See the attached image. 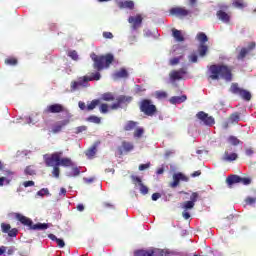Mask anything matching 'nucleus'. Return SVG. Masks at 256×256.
I'll return each mask as SVG.
<instances>
[{
  "label": "nucleus",
  "mask_w": 256,
  "mask_h": 256,
  "mask_svg": "<svg viewBox=\"0 0 256 256\" xmlns=\"http://www.w3.org/2000/svg\"><path fill=\"white\" fill-rule=\"evenodd\" d=\"M210 79L212 81H219V79H224V81H233V73L229 66L224 64H213L209 68Z\"/></svg>",
  "instance_id": "f257e3e1"
},
{
  "label": "nucleus",
  "mask_w": 256,
  "mask_h": 256,
  "mask_svg": "<svg viewBox=\"0 0 256 256\" xmlns=\"http://www.w3.org/2000/svg\"><path fill=\"white\" fill-rule=\"evenodd\" d=\"M63 157V152H54L50 156L45 157L46 167H53L56 163L60 167H73V161L71 158H61Z\"/></svg>",
  "instance_id": "f03ea898"
},
{
  "label": "nucleus",
  "mask_w": 256,
  "mask_h": 256,
  "mask_svg": "<svg viewBox=\"0 0 256 256\" xmlns=\"http://www.w3.org/2000/svg\"><path fill=\"white\" fill-rule=\"evenodd\" d=\"M90 57L94 62L93 68L96 69V71H103V69L109 68L111 63L115 61V57L111 53L105 56H97V54L92 53Z\"/></svg>",
  "instance_id": "7ed1b4c3"
},
{
  "label": "nucleus",
  "mask_w": 256,
  "mask_h": 256,
  "mask_svg": "<svg viewBox=\"0 0 256 256\" xmlns=\"http://www.w3.org/2000/svg\"><path fill=\"white\" fill-rule=\"evenodd\" d=\"M101 79V73H92L91 76H84L78 78V81H72L70 85L71 91H77L79 87H87L89 81H99Z\"/></svg>",
  "instance_id": "20e7f679"
},
{
  "label": "nucleus",
  "mask_w": 256,
  "mask_h": 256,
  "mask_svg": "<svg viewBox=\"0 0 256 256\" xmlns=\"http://www.w3.org/2000/svg\"><path fill=\"white\" fill-rule=\"evenodd\" d=\"M139 109L147 117H153V115L157 114V106L153 104L151 99H142L139 103Z\"/></svg>",
  "instance_id": "39448f33"
},
{
  "label": "nucleus",
  "mask_w": 256,
  "mask_h": 256,
  "mask_svg": "<svg viewBox=\"0 0 256 256\" xmlns=\"http://www.w3.org/2000/svg\"><path fill=\"white\" fill-rule=\"evenodd\" d=\"M230 92L234 95H239L244 101H251V92L239 87L238 83H232L230 86Z\"/></svg>",
  "instance_id": "423d86ee"
},
{
  "label": "nucleus",
  "mask_w": 256,
  "mask_h": 256,
  "mask_svg": "<svg viewBox=\"0 0 256 256\" xmlns=\"http://www.w3.org/2000/svg\"><path fill=\"white\" fill-rule=\"evenodd\" d=\"M43 113L45 115H50L52 114H57V113H69V110H67V108H65V106L63 104L60 103H54V104H50L48 105Z\"/></svg>",
  "instance_id": "0eeeda50"
},
{
  "label": "nucleus",
  "mask_w": 256,
  "mask_h": 256,
  "mask_svg": "<svg viewBox=\"0 0 256 256\" xmlns=\"http://www.w3.org/2000/svg\"><path fill=\"white\" fill-rule=\"evenodd\" d=\"M255 47H256L255 42H250L248 44V47H242L237 55L238 61H245V57H247L249 53L254 51Z\"/></svg>",
  "instance_id": "6e6552de"
},
{
  "label": "nucleus",
  "mask_w": 256,
  "mask_h": 256,
  "mask_svg": "<svg viewBox=\"0 0 256 256\" xmlns=\"http://www.w3.org/2000/svg\"><path fill=\"white\" fill-rule=\"evenodd\" d=\"M196 117L200 121H203L204 125H207L208 127L215 125V118H213L212 116H209V114L203 111L198 112L196 114Z\"/></svg>",
  "instance_id": "1a4fd4ad"
},
{
  "label": "nucleus",
  "mask_w": 256,
  "mask_h": 256,
  "mask_svg": "<svg viewBox=\"0 0 256 256\" xmlns=\"http://www.w3.org/2000/svg\"><path fill=\"white\" fill-rule=\"evenodd\" d=\"M128 23L132 25L134 31H137V29H140L141 25H143V16L141 14L130 16L128 18Z\"/></svg>",
  "instance_id": "9d476101"
},
{
  "label": "nucleus",
  "mask_w": 256,
  "mask_h": 256,
  "mask_svg": "<svg viewBox=\"0 0 256 256\" xmlns=\"http://www.w3.org/2000/svg\"><path fill=\"white\" fill-rule=\"evenodd\" d=\"M170 15H174L175 17H179V19H183V17L191 15V11L185 9L184 7H174L170 9Z\"/></svg>",
  "instance_id": "9b49d317"
},
{
  "label": "nucleus",
  "mask_w": 256,
  "mask_h": 256,
  "mask_svg": "<svg viewBox=\"0 0 256 256\" xmlns=\"http://www.w3.org/2000/svg\"><path fill=\"white\" fill-rule=\"evenodd\" d=\"M70 120L69 119H65V120H61L56 122L53 126H52V133L54 135H57V133H61V131H63V129H65V127H67V125H69Z\"/></svg>",
  "instance_id": "f8f14e48"
},
{
  "label": "nucleus",
  "mask_w": 256,
  "mask_h": 256,
  "mask_svg": "<svg viewBox=\"0 0 256 256\" xmlns=\"http://www.w3.org/2000/svg\"><path fill=\"white\" fill-rule=\"evenodd\" d=\"M181 181H189V177L185 176L183 173H175L173 175V182L170 183V187H172V189H175V187L179 186V183H181Z\"/></svg>",
  "instance_id": "ddd939ff"
},
{
  "label": "nucleus",
  "mask_w": 256,
  "mask_h": 256,
  "mask_svg": "<svg viewBox=\"0 0 256 256\" xmlns=\"http://www.w3.org/2000/svg\"><path fill=\"white\" fill-rule=\"evenodd\" d=\"M187 73L185 69L180 68L179 70H172L169 74L171 81H181L183 79V75Z\"/></svg>",
  "instance_id": "4468645a"
},
{
  "label": "nucleus",
  "mask_w": 256,
  "mask_h": 256,
  "mask_svg": "<svg viewBox=\"0 0 256 256\" xmlns=\"http://www.w3.org/2000/svg\"><path fill=\"white\" fill-rule=\"evenodd\" d=\"M15 218L17 219V221H20V223H22V225L29 227V229L31 228L33 220H31L27 216H24L23 214H20V213H15Z\"/></svg>",
  "instance_id": "2eb2a0df"
},
{
  "label": "nucleus",
  "mask_w": 256,
  "mask_h": 256,
  "mask_svg": "<svg viewBox=\"0 0 256 256\" xmlns=\"http://www.w3.org/2000/svg\"><path fill=\"white\" fill-rule=\"evenodd\" d=\"M216 16L219 19V21H222V23H230L231 22V14H229L223 10H218L216 12Z\"/></svg>",
  "instance_id": "dca6fc26"
},
{
  "label": "nucleus",
  "mask_w": 256,
  "mask_h": 256,
  "mask_svg": "<svg viewBox=\"0 0 256 256\" xmlns=\"http://www.w3.org/2000/svg\"><path fill=\"white\" fill-rule=\"evenodd\" d=\"M119 9H135V2L133 1H119L117 2Z\"/></svg>",
  "instance_id": "f3484780"
},
{
  "label": "nucleus",
  "mask_w": 256,
  "mask_h": 256,
  "mask_svg": "<svg viewBox=\"0 0 256 256\" xmlns=\"http://www.w3.org/2000/svg\"><path fill=\"white\" fill-rule=\"evenodd\" d=\"M32 231H45L46 229H49V224L47 223H37V224H33L30 226L29 228Z\"/></svg>",
  "instance_id": "a211bd4d"
},
{
  "label": "nucleus",
  "mask_w": 256,
  "mask_h": 256,
  "mask_svg": "<svg viewBox=\"0 0 256 256\" xmlns=\"http://www.w3.org/2000/svg\"><path fill=\"white\" fill-rule=\"evenodd\" d=\"M157 253L154 249L137 250L134 252V256H154Z\"/></svg>",
  "instance_id": "6ab92c4d"
},
{
  "label": "nucleus",
  "mask_w": 256,
  "mask_h": 256,
  "mask_svg": "<svg viewBox=\"0 0 256 256\" xmlns=\"http://www.w3.org/2000/svg\"><path fill=\"white\" fill-rule=\"evenodd\" d=\"M227 185L231 187L232 185H235V183H241V176L239 175H230L226 179Z\"/></svg>",
  "instance_id": "aec40b11"
},
{
  "label": "nucleus",
  "mask_w": 256,
  "mask_h": 256,
  "mask_svg": "<svg viewBox=\"0 0 256 256\" xmlns=\"http://www.w3.org/2000/svg\"><path fill=\"white\" fill-rule=\"evenodd\" d=\"M169 101L172 105H177L179 103H185V101H187V95L173 96L170 98Z\"/></svg>",
  "instance_id": "412c9836"
},
{
  "label": "nucleus",
  "mask_w": 256,
  "mask_h": 256,
  "mask_svg": "<svg viewBox=\"0 0 256 256\" xmlns=\"http://www.w3.org/2000/svg\"><path fill=\"white\" fill-rule=\"evenodd\" d=\"M172 36L178 43H183V41H185V37L183 36V33L180 30H177L175 28L172 29Z\"/></svg>",
  "instance_id": "4be33fe9"
},
{
  "label": "nucleus",
  "mask_w": 256,
  "mask_h": 256,
  "mask_svg": "<svg viewBox=\"0 0 256 256\" xmlns=\"http://www.w3.org/2000/svg\"><path fill=\"white\" fill-rule=\"evenodd\" d=\"M238 157H239V156H238L237 153H235V152L229 154L228 151H225V152H224V155H223V157H222V160H223V161H228V162L237 161Z\"/></svg>",
  "instance_id": "5701e85b"
},
{
  "label": "nucleus",
  "mask_w": 256,
  "mask_h": 256,
  "mask_svg": "<svg viewBox=\"0 0 256 256\" xmlns=\"http://www.w3.org/2000/svg\"><path fill=\"white\" fill-rule=\"evenodd\" d=\"M196 39L199 41L200 45H205V43L209 41L207 34H205L204 32H199L196 36Z\"/></svg>",
  "instance_id": "b1692460"
},
{
  "label": "nucleus",
  "mask_w": 256,
  "mask_h": 256,
  "mask_svg": "<svg viewBox=\"0 0 256 256\" xmlns=\"http://www.w3.org/2000/svg\"><path fill=\"white\" fill-rule=\"evenodd\" d=\"M116 101H118L120 105H123L125 103H131V101H133V97L121 95L116 99Z\"/></svg>",
  "instance_id": "393cba45"
},
{
  "label": "nucleus",
  "mask_w": 256,
  "mask_h": 256,
  "mask_svg": "<svg viewBox=\"0 0 256 256\" xmlns=\"http://www.w3.org/2000/svg\"><path fill=\"white\" fill-rule=\"evenodd\" d=\"M97 105H101V100L99 99H94L89 103L86 107V111H93L97 107Z\"/></svg>",
  "instance_id": "a878e982"
},
{
  "label": "nucleus",
  "mask_w": 256,
  "mask_h": 256,
  "mask_svg": "<svg viewBox=\"0 0 256 256\" xmlns=\"http://www.w3.org/2000/svg\"><path fill=\"white\" fill-rule=\"evenodd\" d=\"M207 51H209V47L205 44H200L198 47V53L200 57H205L207 55Z\"/></svg>",
  "instance_id": "bb28decb"
},
{
  "label": "nucleus",
  "mask_w": 256,
  "mask_h": 256,
  "mask_svg": "<svg viewBox=\"0 0 256 256\" xmlns=\"http://www.w3.org/2000/svg\"><path fill=\"white\" fill-rule=\"evenodd\" d=\"M137 125H139L138 122L128 121L126 123V125L124 126V131H133V129H135V127H137Z\"/></svg>",
  "instance_id": "cd10ccee"
},
{
  "label": "nucleus",
  "mask_w": 256,
  "mask_h": 256,
  "mask_svg": "<svg viewBox=\"0 0 256 256\" xmlns=\"http://www.w3.org/2000/svg\"><path fill=\"white\" fill-rule=\"evenodd\" d=\"M115 75L119 79H127V77H129V72H127L126 69L122 68L118 72H116Z\"/></svg>",
  "instance_id": "c85d7f7f"
},
{
  "label": "nucleus",
  "mask_w": 256,
  "mask_h": 256,
  "mask_svg": "<svg viewBox=\"0 0 256 256\" xmlns=\"http://www.w3.org/2000/svg\"><path fill=\"white\" fill-rule=\"evenodd\" d=\"M122 147L124 151H126V153H129V151H133V149L135 148V146H133V143L127 141L122 142Z\"/></svg>",
  "instance_id": "c756f323"
},
{
  "label": "nucleus",
  "mask_w": 256,
  "mask_h": 256,
  "mask_svg": "<svg viewBox=\"0 0 256 256\" xmlns=\"http://www.w3.org/2000/svg\"><path fill=\"white\" fill-rule=\"evenodd\" d=\"M97 153V146H92L86 151V157L89 159L95 157V154Z\"/></svg>",
  "instance_id": "7c9ffc66"
},
{
  "label": "nucleus",
  "mask_w": 256,
  "mask_h": 256,
  "mask_svg": "<svg viewBox=\"0 0 256 256\" xmlns=\"http://www.w3.org/2000/svg\"><path fill=\"white\" fill-rule=\"evenodd\" d=\"M181 207L184 211H189V209H193V207H195V203L191 201H185L182 203Z\"/></svg>",
  "instance_id": "2f4dec72"
},
{
  "label": "nucleus",
  "mask_w": 256,
  "mask_h": 256,
  "mask_svg": "<svg viewBox=\"0 0 256 256\" xmlns=\"http://www.w3.org/2000/svg\"><path fill=\"white\" fill-rule=\"evenodd\" d=\"M233 7H236V9H245L246 5L243 0H234L232 3Z\"/></svg>",
  "instance_id": "473e14b6"
},
{
  "label": "nucleus",
  "mask_w": 256,
  "mask_h": 256,
  "mask_svg": "<svg viewBox=\"0 0 256 256\" xmlns=\"http://www.w3.org/2000/svg\"><path fill=\"white\" fill-rule=\"evenodd\" d=\"M103 101H115V96L111 92L102 94Z\"/></svg>",
  "instance_id": "72a5a7b5"
},
{
  "label": "nucleus",
  "mask_w": 256,
  "mask_h": 256,
  "mask_svg": "<svg viewBox=\"0 0 256 256\" xmlns=\"http://www.w3.org/2000/svg\"><path fill=\"white\" fill-rule=\"evenodd\" d=\"M156 99H167L168 94L166 91L158 90L155 92Z\"/></svg>",
  "instance_id": "f704fd0d"
},
{
  "label": "nucleus",
  "mask_w": 256,
  "mask_h": 256,
  "mask_svg": "<svg viewBox=\"0 0 256 256\" xmlns=\"http://www.w3.org/2000/svg\"><path fill=\"white\" fill-rule=\"evenodd\" d=\"M240 115L239 112L233 113L229 117L230 123H239Z\"/></svg>",
  "instance_id": "c9c22d12"
},
{
  "label": "nucleus",
  "mask_w": 256,
  "mask_h": 256,
  "mask_svg": "<svg viewBox=\"0 0 256 256\" xmlns=\"http://www.w3.org/2000/svg\"><path fill=\"white\" fill-rule=\"evenodd\" d=\"M181 59H183V56L174 57L169 60V65L172 67H175V65H179Z\"/></svg>",
  "instance_id": "e433bc0d"
},
{
  "label": "nucleus",
  "mask_w": 256,
  "mask_h": 256,
  "mask_svg": "<svg viewBox=\"0 0 256 256\" xmlns=\"http://www.w3.org/2000/svg\"><path fill=\"white\" fill-rule=\"evenodd\" d=\"M87 121H89L90 123H95L96 125L101 124V118H99V117H97L95 115L89 116L87 118Z\"/></svg>",
  "instance_id": "4c0bfd02"
},
{
  "label": "nucleus",
  "mask_w": 256,
  "mask_h": 256,
  "mask_svg": "<svg viewBox=\"0 0 256 256\" xmlns=\"http://www.w3.org/2000/svg\"><path fill=\"white\" fill-rule=\"evenodd\" d=\"M53 171H52V175L53 177H55L56 179H59V175H60V169H59V165H57L56 162H54L53 165Z\"/></svg>",
  "instance_id": "58836bf2"
},
{
  "label": "nucleus",
  "mask_w": 256,
  "mask_h": 256,
  "mask_svg": "<svg viewBox=\"0 0 256 256\" xmlns=\"http://www.w3.org/2000/svg\"><path fill=\"white\" fill-rule=\"evenodd\" d=\"M68 57L72 58L73 61H78L79 60V54H77V51L71 50L68 52Z\"/></svg>",
  "instance_id": "ea45409f"
},
{
  "label": "nucleus",
  "mask_w": 256,
  "mask_h": 256,
  "mask_svg": "<svg viewBox=\"0 0 256 256\" xmlns=\"http://www.w3.org/2000/svg\"><path fill=\"white\" fill-rule=\"evenodd\" d=\"M143 133H145V129L143 128H137L135 131H134V137H137L138 139L143 137Z\"/></svg>",
  "instance_id": "a19ab883"
},
{
  "label": "nucleus",
  "mask_w": 256,
  "mask_h": 256,
  "mask_svg": "<svg viewBox=\"0 0 256 256\" xmlns=\"http://www.w3.org/2000/svg\"><path fill=\"white\" fill-rule=\"evenodd\" d=\"M99 109H100V113H102L103 115H105L106 113H109V105L105 103L101 104Z\"/></svg>",
  "instance_id": "79ce46f5"
},
{
  "label": "nucleus",
  "mask_w": 256,
  "mask_h": 256,
  "mask_svg": "<svg viewBox=\"0 0 256 256\" xmlns=\"http://www.w3.org/2000/svg\"><path fill=\"white\" fill-rule=\"evenodd\" d=\"M17 63H18L17 58H7L5 60L6 65L15 66V65H17Z\"/></svg>",
  "instance_id": "37998d69"
},
{
  "label": "nucleus",
  "mask_w": 256,
  "mask_h": 256,
  "mask_svg": "<svg viewBox=\"0 0 256 256\" xmlns=\"http://www.w3.org/2000/svg\"><path fill=\"white\" fill-rule=\"evenodd\" d=\"M154 251H156L155 255H159V256H168L169 252H167L166 250L163 249H153Z\"/></svg>",
  "instance_id": "c03bdc74"
},
{
  "label": "nucleus",
  "mask_w": 256,
  "mask_h": 256,
  "mask_svg": "<svg viewBox=\"0 0 256 256\" xmlns=\"http://www.w3.org/2000/svg\"><path fill=\"white\" fill-rule=\"evenodd\" d=\"M228 141H229V143H231V145H239V143H240V141L238 140V138L235 137V136H230V137L228 138Z\"/></svg>",
  "instance_id": "a18cd8bd"
},
{
  "label": "nucleus",
  "mask_w": 256,
  "mask_h": 256,
  "mask_svg": "<svg viewBox=\"0 0 256 256\" xmlns=\"http://www.w3.org/2000/svg\"><path fill=\"white\" fill-rule=\"evenodd\" d=\"M199 199V193L193 192L190 196V202L197 203V200Z\"/></svg>",
  "instance_id": "49530a36"
},
{
  "label": "nucleus",
  "mask_w": 256,
  "mask_h": 256,
  "mask_svg": "<svg viewBox=\"0 0 256 256\" xmlns=\"http://www.w3.org/2000/svg\"><path fill=\"white\" fill-rule=\"evenodd\" d=\"M87 131V126H78L75 128V134L79 135V133H83Z\"/></svg>",
  "instance_id": "de8ad7c7"
},
{
  "label": "nucleus",
  "mask_w": 256,
  "mask_h": 256,
  "mask_svg": "<svg viewBox=\"0 0 256 256\" xmlns=\"http://www.w3.org/2000/svg\"><path fill=\"white\" fill-rule=\"evenodd\" d=\"M9 237H17L19 230L17 228L10 229L8 232Z\"/></svg>",
  "instance_id": "09e8293b"
},
{
  "label": "nucleus",
  "mask_w": 256,
  "mask_h": 256,
  "mask_svg": "<svg viewBox=\"0 0 256 256\" xmlns=\"http://www.w3.org/2000/svg\"><path fill=\"white\" fill-rule=\"evenodd\" d=\"M9 185L11 183V180H9L7 177H0V187H3L5 185Z\"/></svg>",
  "instance_id": "8fccbe9b"
},
{
  "label": "nucleus",
  "mask_w": 256,
  "mask_h": 256,
  "mask_svg": "<svg viewBox=\"0 0 256 256\" xmlns=\"http://www.w3.org/2000/svg\"><path fill=\"white\" fill-rule=\"evenodd\" d=\"M10 229H11V225L10 224H5V223L1 224L2 233H7Z\"/></svg>",
  "instance_id": "3c124183"
},
{
  "label": "nucleus",
  "mask_w": 256,
  "mask_h": 256,
  "mask_svg": "<svg viewBox=\"0 0 256 256\" xmlns=\"http://www.w3.org/2000/svg\"><path fill=\"white\" fill-rule=\"evenodd\" d=\"M25 174L26 175H35V169H33L32 166H27L25 168Z\"/></svg>",
  "instance_id": "603ef678"
},
{
  "label": "nucleus",
  "mask_w": 256,
  "mask_h": 256,
  "mask_svg": "<svg viewBox=\"0 0 256 256\" xmlns=\"http://www.w3.org/2000/svg\"><path fill=\"white\" fill-rule=\"evenodd\" d=\"M37 195H39V197H44V195H49V189L42 188L40 191L37 192Z\"/></svg>",
  "instance_id": "864d4df0"
},
{
  "label": "nucleus",
  "mask_w": 256,
  "mask_h": 256,
  "mask_svg": "<svg viewBox=\"0 0 256 256\" xmlns=\"http://www.w3.org/2000/svg\"><path fill=\"white\" fill-rule=\"evenodd\" d=\"M140 193H142V195H147V193H149V188H147L143 183L140 184Z\"/></svg>",
  "instance_id": "5fc2aeb1"
},
{
  "label": "nucleus",
  "mask_w": 256,
  "mask_h": 256,
  "mask_svg": "<svg viewBox=\"0 0 256 256\" xmlns=\"http://www.w3.org/2000/svg\"><path fill=\"white\" fill-rule=\"evenodd\" d=\"M240 183H242L243 185H251V178L248 177H241V181Z\"/></svg>",
  "instance_id": "6e6d98bb"
},
{
  "label": "nucleus",
  "mask_w": 256,
  "mask_h": 256,
  "mask_svg": "<svg viewBox=\"0 0 256 256\" xmlns=\"http://www.w3.org/2000/svg\"><path fill=\"white\" fill-rule=\"evenodd\" d=\"M72 173H73V177H77L81 175V169H79L78 167H74L72 168Z\"/></svg>",
  "instance_id": "4d7b16f0"
},
{
  "label": "nucleus",
  "mask_w": 256,
  "mask_h": 256,
  "mask_svg": "<svg viewBox=\"0 0 256 256\" xmlns=\"http://www.w3.org/2000/svg\"><path fill=\"white\" fill-rule=\"evenodd\" d=\"M149 167H151V163L140 164L139 165V171H145V169H149Z\"/></svg>",
  "instance_id": "13d9d810"
},
{
  "label": "nucleus",
  "mask_w": 256,
  "mask_h": 256,
  "mask_svg": "<svg viewBox=\"0 0 256 256\" xmlns=\"http://www.w3.org/2000/svg\"><path fill=\"white\" fill-rule=\"evenodd\" d=\"M189 61H191V63H197V54H191L189 57H188Z\"/></svg>",
  "instance_id": "bf43d9fd"
},
{
  "label": "nucleus",
  "mask_w": 256,
  "mask_h": 256,
  "mask_svg": "<svg viewBox=\"0 0 256 256\" xmlns=\"http://www.w3.org/2000/svg\"><path fill=\"white\" fill-rule=\"evenodd\" d=\"M56 243L58 247H60V249H63V247H65V241H63V239L61 238H58V240H56Z\"/></svg>",
  "instance_id": "052dcab7"
},
{
  "label": "nucleus",
  "mask_w": 256,
  "mask_h": 256,
  "mask_svg": "<svg viewBox=\"0 0 256 256\" xmlns=\"http://www.w3.org/2000/svg\"><path fill=\"white\" fill-rule=\"evenodd\" d=\"M78 106H79V109H81V111H85V109L87 110V105L83 101H79Z\"/></svg>",
  "instance_id": "680f3d73"
},
{
  "label": "nucleus",
  "mask_w": 256,
  "mask_h": 256,
  "mask_svg": "<svg viewBox=\"0 0 256 256\" xmlns=\"http://www.w3.org/2000/svg\"><path fill=\"white\" fill-rule=\"evenodd\" d=\"M119 107H121V103H119V101H117L116 103L112 104L110 106V109H112L113 111L119 109Z\"/></svg>",
  "instance_id": "e2e57ef3"
},
{
  "label": "nucleus",
  "mask_w": 256,
  "mask_h": 256,
  "mask_svg": "<svg viewBox=\"0 0 256 256\" xmlns=\"http://www.w3.org/2000/svg\"><path fill=\"white\" fill-rule=\"evenodd\" d=\"M132 181L138 183L139 185L143 184V181L138 176H132Z\"/></svg>",
  "instance_id": "0e129e2a"
},
{
  "label": "nucleus",
  "mask_w": 256,
  "mask_h": 256,
  "mask_svg": "<svg viewBox=\"0 0 256 256\" xmlns=\"http://www.w3.org/2000/svg\"><path fill=\"white\" fill-rule=\"evenodd\" d=\"M104 39H113V33L111 32H103Z\"/></svg>",
  "instance_id": "69168bd1"
},
{
  "label": "nucleus",
  "mask_w": 256,
  "mask_h": 256,
  "mask_svg": "<svg viewBox=\"0 0 256 256\" xmlns=\"http://www.w3.org/2000/svg\"><path fill=\"white\" fill-rule=\"evenodd\" d=\"M24 187H33L35 185V182L34 181H26L24 182Z\"/></svg>",
  "instance_id": "338daca9"
},
{
  "label": "nucleus",
  "mask_w": 256,
  "mask_h": 256,
  "mask_svg": "<svg viewBox=\"0 0 256 256\" xmlns=\"http://www.w3.org/2000/svg\"><path fill=\"white\" fill-rule=\"evenodd\" d=\"M145 91V88L141 87L140 85H136V93H143Z\"/></svg>",
  "instance_id": "774afa93"
}]
</instances>
